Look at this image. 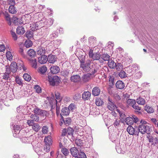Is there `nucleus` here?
I'll return each instance as SVG.
<instances>
[{
  "label": "nucleus",
  "mask_w": 158,
  "mask_h": 158,
  "mask_svg": "<svg viewBox=\"0 0 158 158\" xmlns=\"http://www.w3.org/2000/svg\"><path fill=\"white\" fill-rule=\"evenodd\" d=\"M100 88L97 86L94 87L92 91V94L94 96L98 95L100 93Z\"/></svg>",
  "instance_id": "nucleus-18"
},
{
  "label": "nucleus",
  "mask_w": 158,
  "mask_h": 158,
  "mask_svg": "<svg viewBox=\"0 0 158 158\" xmlns=\"http://www.w3.org/2000/svg\"><path fill=\"white\" fill-rule=\"evenodd\" d=\"M27 54L31 57H35L36 55L35 51L33 49H30L27 51Z\"/></svg>",
  "instance_id": "nucleus-31"
},
{
  "label": "nucleus",
  "mask_w": 158,
  "mask_h": 158,
  "mask_svg": "<svg viewBox=\"0 0 158 158\" xmlns=\"http://www.w3.org/2000/svg\"><path fill=\"white\" fill-rule=\"evenodd\" d=\"M63 121L65 125L68 126L70 124L71 122V119L70 118H67L64 119V120H63Z\"/></svg>",
  "instance_id": "nucleus-49"
},
{
  "label": "nucleus",
  "mask_w": 158,
  "mask_h": 158,
  "mask_svg": "<svg viewBox=\"0 0 158 158\" xmlns=\"http://www.w3.org/2000/svg\"><path fill=\"white\" fill-rule=\"evenodd\" d=\"M91 94L89 91L84 92L82 94V97L84 101L89 100Z\"/></svg>",
  "instance_id": "nucleus-12"
},
{
  "label": "nucleus",
  "mask_w": 158,
  "mask_h": 158,
  "mask_svg": "<svg viewBox=\"0 0 158 158\" xmlns=\"http://www.w3.org/2000/svg\"><path fill=\"white\" fill-rule=\"evenodd\" d=\"M33 149L38 155H43L44 153L43 151L42 147L40 145V144H37V146H34Z\"/></svg>",
  "instance_id": "nucleus-8"
},
{
  "label": "nucleus",
  "mask_w": 158,
  "mask_h": 158,
  "mask_svg": "<svg viewBox=\"0 0 158 158\" xmlns=\"http://www.w3.org/2000/svg\"><path fill=\"white\" fill-rule=\"evenodd\" d=\"M32 44H33L32 41L29 40H26L25 43V45L26 47L27 48H28L31 47L32 46Z\"/></svg>",
  "instance_id": "nucleus-48"
},
{
  "label": "nucleus",
  "mask_w": 158,
  "mask_h": 158,
  "mask_svg": "<svg viewBox=\"0 0 158 158\" xmlns=\"http://www.w3.org/2000/svg\"><path fill=\"white\" fill-rule=\"evenodd\" d=\"M39 72L41 74H43L45 73L47 70V67L44 66H43L39 69Z\"/></svg>",
  "instance_id": "nucleus-45"
},
{
  "label": "nucleus",
  "mask_w": 158,
  "mask_h": 158,
  "mask_svg": "<svg viewBox=\"0 0 158 158\" xmlns=\"http://www.w3.org/2000/svg\"><path fill=\"white\" fill-rule=\"evenodd\" d=\"M78 156V157H79L80 158H87L86 155L83 152H79Z\"/></svg>",
  "instance_id": "nucleus-59"
},
{
  "label": "nucleus",
  "mask_w": 158,
  "mask_h": 158,
  "mask_svg": "<svg viewBox=\"0 0 158 158\" xmlns=\"http://www.w3.org/2000/svg\"><path fill=\"white\" fill-rule=\"evenodd\" d=\"M85 144L87 145V147H89L93 144V138L92 137H89L87 138V141L85 142Z\"/></svg>",
  "instance_id": "nucleus-26"
},
{
  "label": "nucleus",
  "mask_w": 158,
  "mask_h": 158,
  "mask_svg": "<svg viewBox=\"0 0 158 158\" xmlns=\"http://www.w3.org/2000/svg\"><path fill=\"white\" fill-rule=\"evenodd\" d=\"M23 77L27 81H29L31 78V76L27 73L24 74L23 75Z\"/></svg>",
  "instance_id": "nucleus-52"
},
{
  "label": "nucleus",
  "mask_w": 158,
  "mask_h": 158,
  "mask_svg": "<svg viewBox=\"0 0 158 158\" xmlns=\"http://www.w3.org/2000/svg\"><path fill=\"white\" fill-rule=\"evenodd\" d=\"M140 124L138 128V130L139 131L138 134L139 132L141 133L142 134H144L146 133L148 134H149L150 128L148 126L145 121L141 120L140 121Z\"/></svg>",
  "instance_id": "nucleus-2"
},
{
  "label": "nucleus",
  "mask_w": 158,
  "mask_h": 158,
  "mask_svg": "<svg viewBox=\"0 0 158 158\" xmlns=\"http://www.w3.org/2000/svg\"><path fill=\"white\" fill-rule=\"evenodd\" d=\"M31 65L32 67L36 69L37 68V62L36 59H32L30 60Z\"/></svg>",
  "instance_id": "nucleus-43"
},
{
  "label": "nucleus",
  "mask_w": 158,
  "mask_h": 158,
  "mask_svg": "<svg viewBox=\"0 0 158 158\" xmlns=\"http://www.w3.org/2000/svg\"><path fill=\"white\" fill-rule=\"evenodd\" d=\"M50 70L52 73L53 74H56L60 72V68L57 66H52Z\"/></svg>",
  "instance_id": "nucleus-17"
},
{
  "label": "nucleus",
  "mask_w": 158,
  "mask_h": 158,
  "mask_svg": "<svg viewBox=\"0 0 158 158\" xmlns=\"http://www.w3.org/2000/svg\"><path fill=\"white\" fill-rule=\"evenodd\" d=\"M40 111V112L39 115L43 116H47V113L46 110H42L41 111Z\"/></svg>",
  "instance_id": "nucleus-61"
},
{
  "label": "nucleus",
  "mask_w": 158,
  "mask_h": 158,
  "mask_svg": "<svg viewBox=\"0 0 158 158\" xmlns=\"http://www.w3.org/2000/svg\"><path fill=\"white\" fill-rule=\"evenodd\" d=\"M89 56L93 60H98L101 57V54L98 52L93 53L92 50H90L89 53Z\"/></svg>",
  "instance_id": "nucleus-6"
},
{
  "label": "nucleus",
  "mask_w": 158,
  "mask_h": 158,
  "mask_svg": "<svg viewBox=\"0 0 158 158\" xmlns=\"http://www.w3.org/2000/svg\"><path fill=\"white\" fill-rule=\"evenodd\" d=\"M10 32V34L13 39L15 40H17L18 38V37L17 36V35L15 32L13 31V30H11Z\"/></svg>",
  "instance_id": "nucleus-54"
},
{
  "label": "nucleus",
  "mask_w": 158,
  "mask_h": 158,
  "mask_svg": "<svg viewBox=\"0 0 158 158\" xmlns=\"http://www.w3.org/2000/svg\"><path fill=\"white\" fill-rule=\"evenodd\" d=\"M136 102L140 105H143L145 103V100L142 98L140 97L137 99Z\"/></svg>",
  "instance_id": "nucleus-35"
},
{
  "label": "nucleus",
  "mask_w": 158,
  "mask_h": 158,
  "mask_svg": "<svg viewBox=\"0 0 158 158\" xmlns=\"http://www.w3.org/2000/svg\"><path fill=\"white\" fill-rule=\"evenodd\" d=\"M99 65H98V66L97 67L96 66V68H94L93 70L91 72V73H90V76L94 75L95 73H96L97 72V71L99 68Z\"/></svg>",
  "instance_id": "nucleus-62"
},
{
  "label": "nucleus",
  "mask_w": 158,
  "mask_h": 158,
  "mask_svg": "<svg viewBox=\"0 0 158 158\" xmlns=\"http://www.w3.org/2000/svg\"><path fill=\"white\" fill-rule=\"evenodd\" d=\"M9 69L10 71L13 73H15L17 71L18 69L19 70L23 69V70H25L23 63H21L20 65L19 66L17 65L16 62H14L11 63L10 65V68Z\"/></svg>",
  "instance_id": "nucleus-3"
},
{
  "label": "nucleus",
  "mask_w": 158,
  "mask_h": 158,
  "mask_svg": "<svg viewBox=\"0 0 158 158\" xmlns=\"http://www.w3.org/2000/svg\"><path fill=\"white\" fill-rule=\"evenodd\" d=\"M117 111L119 113V116L120 118V119H123V120H125L126 118H127L126 116L125 115V112L123 111H120L119 110L117 109Z\"/></svg>",
  "instance_id": "nucleus-25"
},
{
  "label": "nucleus",
  "mask_w": 158,
  "mask_h": 158,
  "mask_svg": "<svg viewBox=\"0 0 158 158\" xmlns=\"http://www.w3.org/2000/svg\"><path fill=\"white\" fill-rule=\"evenodd\" d=\"M47 61V57L45 55H42L38 58V61L41 64H44L46 63Z\"/></svg>",
  "instance_id": "nucleus-13"
},
{
  "label": "nucleus",
  "mask_w": 158,
  "mask_h": 158,
  "mask_svg": "<svg viewBox=\"0 0 158 158\" xmlns=\"http://www.w3.org/2000/svg\"><path fill=\"white\" fill-rule=\"evenodd\" d=\"M79 59L80 63V67L85 72L90 71L91 69L90 66L91 61L88 59L85 61V56L81 55L79 56Z\"/></svg>",
  "instance_id": "nucleus-1"
},
{
  "label": "nucleus",
  "mask_w": 158,
  "mask_h": 158,
  "mask_svg": "<svg viewBox=\"0 0 158 158\" xmlns=\"http://www.w3.org/2000/svg\"><path fill=\"white\" fill-rule=\"evenodd\" d=\"M16 32L18 34L23 35L25 33V31L23 26H19L17 28Z\"/></svg>",
  "instance_id": "nucleus-23"
},
{
  "label": "nucleus",
  "mask_w": 158,
  "mask_h": 158,
  "mask_svg": "<svg viewBox=\"0 0 158 158\" xmlns=\"http://www.w3.org/2000/svg\"><path fill=\"white\" fill-rule=\"evenodd\" d=\"M73 130L72 128H69L67 130L66 133L68 135L72 136Z\"/></svg>",
  "instance_id": "nucleus-57"
},
{
  "label": "nucleus",
  "mask_w": 158,
  "mask_h": 158,
  "mask_svg": "<svg viewBox=\"0 0 158 158\" xmlns=\"http://www.w3.org/2000/svg\"><path fill=\"white\" fill-rule=\"evenodd\" d=\"M101 58L104 61H108L110 60V56L107 54H104L102 55Z\"/></svg>",
  "instance_id": "nucleus-47"
},
{
  "label": "nucleus",
  "mask_w": 158,
  "mask_h": 158,
  "mask_svg": "<svg viewBox=\"0 0 158 158\" xmlns=\"http://www.w3.org/2000/svg\"><path fill=\"white\" fill-rule=\"evenodd\" d=\"M39 22L40 24V27H43L46 25L48 26V19L45 18H43Z\"/></svg>",
  "instance_id": "nucleus-27"
},
{
  "label": "nucleus",
  "mask_w": 158,
  "mask_h": 158,
  "mask_svg": "<svg viewBox=\"0 0 158 158\" xmlns=\"http://www.w3.org/2000/svg\"><path fill=\"white\" fill-rule=\"evenodd\" d=\"M44 142L46 143V144L48 143L49 144H52V139L50 135L46 137L44 139Z\"/></svg>",
  "instance_id": "nucleus-34"
},
{
  "label": "nucleus",
  "mask_w": 158,
  "mask_h": 158,
  "mask_svg": "<svg viewBox=\"0 0 158 158\" xmlns=\"http://www.w3.org/2000/svg\"><path fill=\"white\" fill-rule=\"evenodd\" d=\"M6 71L3 75V79L5 80H7L10 77V71L9 69V67L6 66Z\"/></svg>",
  "instance_id": "nucleus-10"
},
{
  "label": "nucleus",
  "mask_w": 158,
  "mask_h": 158,
  "mask_svg": "<svg viewBox=\"0 0 158 158\" xmlns=\"http://www.w3.org/2000/svg\"><path fill=\"white\" fill-rule=\"evenodd\" d=\"M14 129L15 131L14 133L13 134L14 136H17L16 135H15H15H16V134H17L18 133L19 135H21V134H22V133H23L24 134H26V133L25 131H23V132H22V131H20V127L18 126H14Z\"/></svg>",
  "instance_id": "nucleus-11"
},
{
  "label": "nucleus",
  "mask_w": 158,
  "mask_h": 158,
  "mask_svg": "<svg viewBox=\"0 0 158 158\" xmlns=\"http://www.w3.org/2000/svg\"><path fill=\"white\" fill-rule=\"evenodd\" d=\"M71 155L74 157H76L78 156L79 152L77 149L75 147L72 148L70 149Z\"/></svg>",
  "instance_id": "nucleus-19"
},
{
  "label": "nucleus",
  "mask_w": 158,
  "mask_h": 158,
  "mask_svg": "<svg viewBox=\"0 0 158 158\" xmlns=\"http://www.w3.org/2000/svg\"><path fill=\"white\" fill-rule=\"evenodd\" d=\"M9 12L11 14H15L16 12V10L14 7V5H10L9 8Z\"/></svg>",
  "instance_id": "nucleus-39"
},
{
  "label": "nucleus",
  "mask_w": 158,
  "mask_h": 158,
  "mask_svg": "<svg viewBox=\"0 0 158 158\" xmlns=\"http://www.w3.org/2000/svg\"><path fill=\"white\" fill-rule=\"evenodd\" d=\"M48 80L50 85L52 86H54L56 84H58L60 80L59 77L57 76H52L50 75L48 76Z\"/></svg>",
  "instance_id": "nucleus-4"
},
{
  "label": "nucleus",
  "mask_w": 158,
  "mask_h": 158,
  "mask_svg": "<svg viewBox=\"0 0 158 158\" xmlns=\"http://www.w3.org/2000/svg\"><path fill=\"white\" fill-rule=\"evenodd\" d=\"M37 53L40 55H44L45 52V48L42 47H40L37 49Z\"/></svg>",
  "instance_id": "nucleus-21"
},
{
  "label": "nucleus",
  "mask_w": 158,
  "mask_h": 158,
  "mask_svg": "<svg viewBox=\"0 0 158 158\" xmlns=\"http://www.w3.org/2000/svg\"><path fill=\"white\" fill-rule=\"evenodd\" d=\"M127 131L128 133L131 135H138V128H134L132 126H129L127 128Z\"/></svg>",
  "instance_id": "nucleus-7"
},
{
  "label": "nucleus",
  "mask_w": 158,
  "mask_h": 158,
  "mask_svg": "<svg viewBox=\"0 0 158 158\" xmlns=\"http://www.w3.org/2000/svg\"><path fill=\"white\" fill-rule=\"evenodd\" d=\"M50 145L51 144H49L48 143L46 144V147H44V150L47 152H48L49 151L50 148Z\"/></svg>",
  "instance_id": "nucleus-64"
},
{
  "label": "nucleus",
  "mask_w": 158,
  "mask_h": 158,
  "mask_svg": "<svg viewBox=\"0 0 158 158\" xmlns=\"http://www.w3.org/2000/svg\"><path fill=\"white\" fill-rule=\"evenodd\" d=\"M108 64L109 66L111 69H114L115 68L116 63L112 60H110L108 61Z\"/></svg>",
  "instance_id": "nucleus-30"
},
{
  "label": "nucleus",
  "mask_w": 158,
  "mask_h": 158,
  "mask_svg": "<svg viewBox=\"0 0 158 158\" xmlns=\"http://www.w3.org/2000/svg\"><path fill=\"white\" fill-rule=\"evenodd\" d=\"M127 125L131 126L134 123L133 118L132 117H127L124 120Z\"/></svg>",
  "instance_id": "nucleus-22"
},
{
  "label": "nucleus",
  "mask_w": 158,
  "mask_h": 158,
  "mask_svg": "<svg viewBox=\"0 0 158 158\" xmlns=\"http://www.w3.org/2000/svg\"><path fill=\"white\" fill-rule=\"evenodd\" d=\"M75 143L77 145L80 146L83 144V141L80 139H77L75 140Z\"/></svg>",
  "instance_id": "nucleus-56"
},
{
  "label": "nucleus",
  "mask_w": 158,
  "mask_h": 158,
  "mask_svg": "<svg viewBox=\"0 0 158 158\" xmlns=\"http://www.w3.org/2000/svg\"><path fill=\"white\" fill-rule=\"evenodd\" d=\"M145 110L149 113H152L154 112V110L152 107L146 105L145 107Z\"/></svg>",
  "instance_id": "nucleus-32"
},
{
  "label": "nucleus",
  "mask_w": 158,
  "mask_h": 158,
  "mask_svg": "<svg viewBox=\"0 0 158 158\" xmlns=\"http://www.w3.org/2000/svg\"><path fill=\"white\" fill-rule=\"evenodd\" d=\"M154 134L153 136L148 135L147 138L148 139L149 143L152 145H156L158 144V136H155Z\"/></svg>",
  "instance_id": "nucleus-5"
},
{
  "label": "nucleus",
  "mask_w": 158,
  "mask_h": 158,
  "mask_svg": "<svg viewBox=\"0 0 158 158\" xmlns=\"http://www.w3.org/2000/svg\"><path fill=\"white\" fill-rule=\"evenodd\" d=\"M122 65L120 63H118L116 64L115 68L117 71H119L122 68Z\"/></svg>",
  "instance_id": "nucleus-60"
},
{
  "label": "nucleus",
  "mask_w": 158,
  "mask_h": 158,
  "mask_svg": "<svg viewBox=\"0 0 158 158\" xmlns=\"http://www.w3.org/2000/svg\"><path fill=\"white\" fill-rule=\"evenodd\" d=\"M40 23L39 22H36L35 23H34L33 24V26L32 27V30H35L37 29H39L42 27H40Z\"/></svg>",
  "instance_id": "nucleus-37"
},
{
  "label": "nucleus",
  "mask_w": 158,
  "mask_h": 158,
  "mask_svg": "<svg viewBox=\"0 0 158 158\" xmlns=\"http://www.w3.org/2000/svg\"><path fill=\"white\" fill-rule=\"evenodd\" d=\"M57 58L56 56L50 54L47 57V60L51 63H54L56 60Z\"/></svg>",
  "instance_id": "nucleus-14"
},
{
  "label": "nucleus",
  "mask_w": 158,
  "mask_h": 158,
  "mask_svg": "<svg viewBox=\"0 0 158 158\" xmlns=\"http://www.w3.org/2000/svg\"><path fill=\"white\" fill-rule=\"evenodd\" d=\"M42 110L39 108L38 107H35V108H34L33 111L34 113L37 115L39 114L40 111H41Z\"/></svg>",
  "instance_id": "nucleus-58"
},
{
  "label": "nucleus",
  "mask_w": 158,
  "mask_h": 158,
  "mask_svg": "<svg viewBox=\"0 0 158 158\" xmlns=\"http://www.w3.org/2000/svg\"><path fill=\"white\" fill-rule=\"evenodd\" d=\"M61 112L60 114L61 115H66L69 114L70 113V111L67 107H64L61 110Z\"/></svg>",
  "instance_id": "nucleus-24"
},
{
  "label": "nucleus",
  "mask_w": 158,
  "mask_h": 158,
  "mask_svg": "<svg viewBox=\"0 0 158 158\" xmlns=\"http://www.w3.org/2000/svg\"><path fill=\"white\" fill-rule=\"evenodd\" d=\"M15 81L16 83L19 85L23 84L22 80L19 77L17 76L15 77Z\"/></svg>",
  "instance_id": "nucleus-51"
},
{
  "label": "nucleus",
  "mask_w": 158,
  "mask_h": 158,
  "mask_svg": "<svg viewBox=\"0 0 158 158\" xmlns=\"http://www.w3.org/2000/svg\"><path fill=\"white\" fill-rule=\"evenodd\" d=\"M103 102L100 98H96L95 100V104L98 106H100L103 104Z\"/></svg>",
  "instance_id": "nucleus-38"
},
{
  "label": "nucleus",
  "mask_w": 158,
  "mask_h": 158,
  "mask_svg": "<svg viewBox=\"0 0 158 158\" xmlns=\"http://www.w3.org/2000/svg\"><path fill=\"white\" fill-rule=\"evenodd\" d=\"M31 119L34 121L38 122L39 120V116L35 114H31L30 116Z\"/></svg>",
  "instance_id": "nucleus-41"
},
{
  "label": "nucleus",
  "mask_w": 158,
  "mask_h": 158,
  "mask_svg": "<svg viewBox=\"0 0 158 158\" xmlns=\"http://www.w3.org/2000/svg\"><path fill=\"white\" fill-rule=\"evenodd\" d=\"M34 88L36 90V92L38 93H40L41 92V87L38 85H36L34 86Z\"/></svg>",
  "instance_id": "nucleus-53"
},
{
  "label": "nucleus",
  "mask_w": 158,
  "mask_h": 158,
  "mask_svg": "<svg viewBox=\"0 0 158 158\" xmlns=\"http://www.w3.org/2000/svg\"><path fill=\"white\" fill-rule=\"evenodd\" d=\"M116 87L119 89H123L125 87L124 83L121 81H118L115 84Z\"/></svg>",
  "instance_id": "nucleus-15"
},
{
  "label": "nucleus",
  "mask_w": 158,
  "mask_h": 158,
  "mask_svg": "<svg viewBox=\"0 0 158 158\" xmlns=\"http://www.w3.org/2000/svg\"><path fill=\"white\" fill-rule=\"evenodd\" d=\"M109 86L112 88L114 85L115 80V77L114 76H110L109 77Z\"/></svg>",
  "instance_id": "nucleus-16"
},
{
  "label": "nucleus",
  "mask_w": 158,
  "mask_h": 158,
  "mask_svg": "<svg viewBox=\"0 0 158 158\" xmlns=\"http://www.w3.org/2000/svg\"><path fill=\"white\" fill-rule=\"evenodd\" d=\"M90 73H87L83 75L82 77L83 81L85 82L88 81L90 79Z\"/></svg>",
  "instance_id": "nucleus-28"
},
{
  "label": "nucleus",
  "mask_w": 158,
  "mask_h": 158,
  "mask_svg": "<svg viewBox=\"0 0 158 158\" xmlns=\"http://www.w3.org/2000/svg\"><path fill=\"white\" fill-rule=\"evenodd\" d=\"M115 149L117 152L118 153L123 154L124 153V151L122 149L119 145L116 146L115 147Z\"/></svg>",
  "instance_id": "nucleus-46"
},
{
  "label": "nucleus",
  "mask_w": 158,
  "mask_h": 158,
  "mask_svg": "<svg viewBox=\"0 0 158 158\" xmlns=\"http://www.w3.org/2000/svg\"><path fill=\"white\" fill-rule=\"evenodd\" d=\"M33 130L35 132H38L40 129L39 125L37 123L34 124L32 127Z\"/></svg>",
  "instance_id": "nucleus-44"
},
{
  "label": "nucleus",
  "mask_w": 158,
  "mask_h": 158,
  "mask_svg": "<svg viewBox=\"0 0 158 158\" xmlns=\"http://www.w3.org/2000/svg\"><path fill=\"white\" fill-rule=\"evenodd\" d=\"M107 107L110 110H112L116 107V106L113 103H108Z\"/></svg>",
  "instance_id": "nucleus-33"
},
{
  "label": "nucleus",
  "mask_w": 158,
  "mask_h": 158,
  "mask_svg": "<svg viewBox=\"0 0 158 158\" xmlns=\"http://www.w3.org/2000/svg\"><path fill=\"white\" fill-rule=\"evenodd\" d=\"M61 152L65 156H67L69 153V150L65 148H63L62 149Z\"/></svg>",
  "instance_id": "nucleus-55"
},
{
  "label": "nucleus",
  "mask_w": 158,
  "mask_h": 158,
  "mask_svg": "<svg viewBox=\"0 0 158 158\" xmlns=\"http://www.w3.org/2000/svg\"><path fill=\"white\" fill-rule=\"evenodd\" d=\"M118 75L121 78H124L127 77L126 73L123 70H121L120 71Z\"/></svg>",
  "instance_id": "nucleus-42"
},
{
  "label": "nucleus",
  "mask_w": 158,
  "mask_h": 158,
  "mask_svg": "<svg viewBox=\"0 0 158 158\" xmlns=\"http://www.w3.org/2000/svg\"><path fill=\"white\" fill-rule=\"evenodd\" d=\"M80 79L81 77L78 75H73L71 77V81L74 82H77L80 81Z\"/></svg>",
  "instance_id": "nucleus-20"
},
{
  "label": "nucleus",
  "mask_w": 158,
  "mask_h": 158,
  "mask_svg": "<svg viewBox=\"0 0 158 158\" xmlns=\"http://www.w3.org/2000/svg\"><path fill=\"white\" fill-rule=\"evenodd\" d=\"M96 41L95 40V38L93 36L89 37V43L90 44V46H94L95 44L96 43Z\"/></svg>",
  "instance_id": "nucleus-29"
},
{
  "label": "nucleus",
  "mask_w": 158,
  "mask_h": 158,
  "mask_svg": "<svg viewBox=\"0 0 158 158\" xmlns=\"http://www.w3.org/2000/svg\"><path fill=\"white\" fill-rule=\"evenodd\" d=\"M6 57L8 60L10 61L12 60L13 56L11 52L10 51L7 52L6 53Z\"/></svg>",
  "instance_id": "nucleus-50"
},
{
  "label": "nucleus",
  "mask_w": 158,
  "mask_h": 158,
  "mask_svg": "<svg viewBox=\"0 0 158 158\" xmlns=\"http://www.w3.org/2000/svg\"><path fill=\"white\" fill-rule=\"evenodd\" d=\"M13 23L15 24H20L21 23V19L20 18H18L17 17H14L13 18Z\"/></svg>",
  "instance_id": "nucleus-40"
},
{
  "label": "nucleus",
  "mask_w": 158,
  "mask_h": 158,
  "mask_svg": "<svg viewBox=\"0 0 158 158\" xmlns=\"http://www.w3.org/2000/svg\"><path fill=\"white\" fill-rule=\"evenodd\" d=\"M32 32L30 31H27L26 34L25 35L26 37L28 39H30L32 37Z\"/></svg>",
  "instance_id": "nucleus-63"
},
{
  "label": "nucleus",
  "mask_w": 158,
  "mask_h": 158,
  "mask_svg": "<svg viewBox=\"0 0 158 158\" xmlns=\"http://www.w3.org/2000/svg\"><path fill=\"white\" fill-rule=\"evenodd\" d=\"M22 135H19V136L20 139L23 143H29L30 142H31L32 140V136L27 138L26 136H23Z\"/></svg>",
  "instance_id": "nucleus-9"
},
{
  "label": "nucleus",
  "mask_w": 158,
  "mask_h": 158,
  "mask_svg": "<svg viewBox=\"0 0 158 158\" xmlns=\"http://www.w3.org/2000/svg\"><path fill=\"white\" fill-rule=\"evenodd\" d=\"M127 104L132 107L134 104H135L136 101L134 99H128L127 101Z\"/></svg>",
  "instance_id": "nucleus-36"
}]
</instances>
